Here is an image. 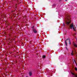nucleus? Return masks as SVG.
<instances>
[{
    "label": "nucleus",
    "instance_id": "nucleus-1",
    "mask_svg": "<svg viewBox=\"0 0 77 77\" xmlns=\"http://www.w3.org/2000/svg\"><path fill=\"white\" fill-rule=\"evenodd\" d=\"M70 15H66L65 16L67 18V21L66 22V24H67V25H69L70 24V23H71V20H70V19H69L68 18H69L70 17Z\"/></svg>",
    "mask_w": 77,
    "mask_h": 77
},
{
    "label": "nucleus",
    "instance_id": "nucleus-11",
    "mask_svg": "<svg viewBox=\"0 0 77 77\" xmlns=\"http://www.w3.org/2000/svg\"><path fill=\"white\" fill-rule=\"evenodd\" d=\"M56 6V5L53 4L52 5V6H53V7H54V6Z\"/></svg>",
    "mask_w": 77,
    "mask_h": 77
},
{
    "label": "nucleus",
    "instance_id": "nucleus-21",
    "mask_svg": "<svg viewBox=\"0 0 77 77\" xmlns=\"http://www.w3.org/2000/svg\"><path fill=\"white\" fill-rule=\"evenodd\" d=\"M65 1H66V2H67V0H65Z\"/></svg>",
    "mask_w": 77,
    "mask_h": 77
},
{
    "label": "nucleus",
    "instance_id": "nucleus-3",
    "mask_svg": "<svg viewBox=\"0 0 77 77\" xmlns=\"http://www.w3.org/2000/svg\"><path fill=\"white\" fill-rule=\"evenodd\" d=\"M32 32L34 33H37V32H38V31L35 29H32Z\"/></svg>",
    "mask_w": 77,
    "mask_h": 77
},
{
    "label": "nucleus",
    "instance_id": "nucleus-22",
    "mask_svg": "<svg viewBox=\"0 0 77 77\" xmlns=\"http://www.w3.org/2000/svg\"><path fill=\"white\" fill-rule=\"evenodd\" d=\"M72 51V52H73V51Z\"/></svg>",
    "mask_w": 77,
    "mask_h": 77
},
{
    "label": "nucleus",
    "instance_id": "nucleus-19",
    "mask_svg": "<svg viewBox=\"0 0 77 77\" xmlns=\"http://www.w3.org/2000/svg\"><path fill=\"white\" fill-rule=\"evenodd\" d=\"M75 38H76V36H75V37H74Z\"/></svg>",
    "mask_w": 77,
    "mask_h": 77
},
{
    "label": "nucleus",
    "instance_id": "nucleus-15",
    "mask_svg": "<svg viewBox=\"0 0 77 77\" xmlns=\"http://www.w3.org/2000/svg\"><path fill=\"white\" fill-rule=\"evenodd\" d=\"M65 48H66V50H68V48H67V47H66Z\"/></svg>",
    "mask_w": 77,
    "mask_h": 77
},
{
    "label": "nucleus",
    "instance_id": "nucleus-7",
    "mask_svg": "<svg viewBox=\"0 0 77 77\" xmlns=\"http://www.w3.org/2000/svg\"><path fill=\"white\" fill-rule=\"evenodd\" d=\"M42 57L44 59H45V57H46L45 56V55H43L42 56Z\"/></svg>",
    "mask_w": 77,
    "mask_h": 77
},
{
    "label": "nucleus",
    "instance_id": "nucleus-6",
    "mask_svg": "<svg viewBox=\"0 0 77 77\" xmlns=\"http://www.w3.org/2000/svg\"><path fill=\"white\" fill-rule=\"evenodd\" d=\"M73 45H74V46H75V47L77 48V44H76L74 43L73 44Z\"/></svg>",
    "mask_w": 77,
    "mask_h": 77
},
{
    "label": "nucleus",
    "instance_id": "nucleus-16",
    "mask_svg": "<svg viewBox=\"0 0 77 77\" xmlns=\"http://www.w3.org/2000/svg\"><path fill=\"white\" fill-rule=\"evenodd\" d=\"M62 0H59L58 2H62Z\"/></svg>",
    "mask_w": 77,
    "mask_h": 77
},
{
    "label": "nucleus",
    "instance_id": "nucleus-8",
    "mask_svg": "<svg viewBox=\"0 0 77 77\" xmlns=\"http://www.w3.org/2000/svg\"><path fill=\"white\" fill-rule=\"evenodd\" d=\"M67 40H68V41L69 42V44H71V42H70V40L69 39H68Z\"/></svg>",
    "mask_w": 77,
    "mask_h": 77
},
{
    "label": "nucleus",
    "instance_id": "nucleus-18",
    "mask_svg": "<svg viewBox=\"0 0 77 77\" xmlns=\"http://www.w3.org/2000/svg\"><path fill=\"white\" fill-rule=\"evenodd\" d=\"M75 76H74V77H77V75H74Z\"/></svg>",
    "mask_w": 77,
    "mask_h": 77
},
{
    "label": "nucleus",
    "instance_id": "nucleus-20",
    "mask_svg": "<svg viewBox=\"0 0 77 77\" xmlns=\"http://www.w3.org/2000/svg\"><path fill=\"white\" fill-rule=\"evenodd\" d=\"M63 25H64V26H65V24H64V23H63Z\"/></svg>",
    "mask_w": 77,
    "mask_h": 77
},
{
    "label": "nucleus",
    "instance_id": "nucleus-23",
    "mask_svg": "<svg viewBox=\"0 0 77 77\" xmlns=\"http://www.w3.org/2000/svg\"><path fill=\"white\" fill-rule=\"evenodd\" d=\"M48 60H49V61H50V60H49V59H48Z\"/></svg>",
    "mask_w": 77,
    "mask_h": 77
},
{
    "label": "nucleus",
    "instance_id": "nucleus-14",
    "mask_svg": "<svg viewBox=\"0 0 77 77\" xmlns=\"http://www.w3.org/2000/svg\"><path fill=\"white\" fill-rule=\"evenodd\" d=\"M74 61L75 63L77 65V63H76V62L75 61V60H74Z\"/></svg>",
    "mask_w": 77,
    "mask_h": 77
},
{
    "label": "nucleus",
    "instance_id": "nucleus-12",
    "mask_svg": "<svg viewBox=\"0 0 77 77\" xmlns=\"http://www.w3.org/2000/svg\"><path fill=\"white\" fill-rule=\"evenodd\" d=\"M72 75H75V74H74L73 73H72Z\"/></svg>",
    "mask_w": 77,
    "mask_h": 77
},
{
    "label": "nucleus",
    "instance_id": "nucleus-24",
    "mask_svg": "<svg viewBox=\"0 0 77 77\" xmlns=\"http://www.w3.org/2000/svg\"><path fill=\"white\" fill-rule=\"evenodd\" d=\"M22 44H23V43H22Z\"/></svg>",
    "mask_w": 77,
    "mask_h": 77
},
{
    "label": "nucleus",
    "instance_id": "nucleus-2",
    "mask_svg": "<svg viewBox=\"0 0 77 77\" xmlns=\"http://www.w3.org/2000/svg\"><path fill=\"white\" fill-rule=\"evenodd\" d=\"M70 27L71 28H73V30H74V31L75 32V29L74 28V26H73V24H72L71 25H70Z\"/></svg>",
    "mask_w": 77,
    "mask_h": 77
},
{
    "label": "nucleus",
    "instance_id": "nucleus-5",
    "mask_svg": "<svg viewBox=\"0 0 77 77\" xmlns=\"http://www.w3.org/2000/svg\"><path fill=\"white\" fill-rule=\"evenodd\" d=\"M29 76H31L32 75V71H30L29 72Z\"/></svg>",
    "mask_w": 77,
    "mask_h": 77
},
{
    "label": "nucleus",
    "instance_id": "nucleus-9",
    "mask_svg": "<svg viewBox=\"0 0 77 77\" xmlns=\"http://www.w3.org/2000/svg\"><path fill=\"white\" fill-rule=\"evenodd\" d=\"M75 70L76 71H77V67H75Z\"/></svg>",
    "mask_w": 77,
    "mask_h": 77
},
{
    "label": "nucleus",
    "instance_id": "nucleus-4",
    "mask_svg": "<svg viewBox=\"0 0 77 77\" xmlns=\"http://www.w3.org/2000/svg\"><path fill=\"white\" fill-rule=\"evenodd\" d=\"M68 39H69L68 38V39H66L65 41V44H66V46H67V44H68V42H69V41H68Z\"/></svg>",
    "mask_w": 77,
    "mask_h": 77
},
{
    "label": "nucleus",
    "instance_id": "nucleus-17",
    "mask_svg": "<svg viewBox=\"0 0 77 77\" xmlns=\"http://www.w3.org/2000/svg\"><path fill=\"white\" fill-rule=\"evenodd\" d=\"M34 27H35V26H32V29H34V28H34Z\"/></svg>",
    "mask_w": 77,
    "mask_h": 77
},
{
    "label": "nucleus",
    "instance_id": "nucleus-13",
    "mask_svg": "<svg viewBox=\"0 0 77 77\" xmlns=\"http://www.w3.org/2000/svg\"><path fill=\"white\" fill-rule=\"evenodd\" d=\"M71 54L72 56H73V55H74V54H73V53H71Z\"/></svg>",
    "mask_w": 77,
    "mask_h": 77
},
{
    "label": "nucleus",
    "instance_id": "nucleus-10",
    "mask_svg": "<svg viewBox=\"0 0 77 77\" xmlns=\"http://www.w3.org/2000/svg\"><path fill=\"white\" fill-rule=\"evenodd\" d=\"M76 35V33H74L73 34V36L74 37V36H75V35Z\"/></svg>",
    "mask_w": 77,
    "mask_h": 77
}]
</instances>
